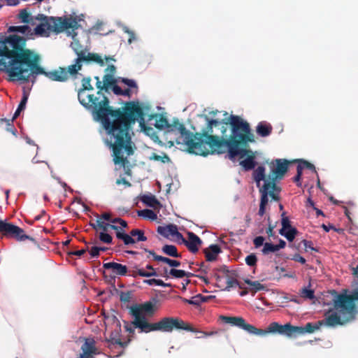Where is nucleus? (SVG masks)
I'll list each match as a JSON object with an SVG mask.
<instances>
[{
  "label": "nucleus",
  "instance_id": "nucleus-60",
  "mask_svg": "<svg viewBox=\"0 0 358 358\" xmlns=\"http://www.w3.org/2000/svg\"><path fill=\"white\" fill-rule=\"evenodd\" d=\"M111 88L115 94H116V95L123 94V90L120 86H118L117 84L113 85Z\"/></svg>",
  "mask_w": 358,
  "mask_h": 358
},
{
  "label": "nucleus",
  "instance_id": "nucleus-18",
  "mask_svg": "<svg viewBox=\"0 0 358 358\" xmlns=\"http://www.w3.org/2000/svg\"><path fill=\"white\" fill-rule=\"evenodd\" d=\"M322 322H323L319 320L315 324L308 322L304 327H297L299 330L296 331V336L297 335L303 334L304 333H313L315 331L319 329L321 326H322Z\"/></svg>",
  "mask_w": 358,
  "mask_h": 358
},
{
  "label": "nucleus",
  "instance_id": "nucleus-9",
  "mask_svg": "<svg viewBox=\"0 0 358 358\" xmlns=\"http://www.w3.org/2000/svg\"><path fill=\"white\" fill-rule=\"evenodd\" d=\"M295 162L296 161H289L285 159H276L273 160L270 163L271 171L267 176L266 182L272 185L273 187H276V180H282L288 171L289 165Z\"/></svg>",
  "mask_w": 358,
  "mask_h": 358
},
{
  "label": "nucleus",
  "instance_id": "nucleus-36",
  "mask_svg": "<svg viewBox=\"0 0 358 358\" xmlns=\"http://www.w3.org/2000/svg\"><path fill=\"white\" fill-rule=\"evenodd\" d=\"M138 215L139 216L143 217L144 218L150 219L151 220H155L157 219V214L152 210L150 209H144L142 210H139L138 212Z\"/></svg>",
  "mask_w": 358,
  "mask_h": 358
},
{
  "label": "nucleus",
  "instance_id": "nucleus-31",
  "mask_svg": "<svg viewBox=\"0 0 358 358\" xmlns=\"http://www.w3.org/2000/svg\"><path fill=\"white\" fill-rule=\"evenodd\" d=\"M279 233L280 235L285 236L287 241L292 242L294 241L296 234H298V230L295 227H292L285 231H283V229H280Z\"/></svg>",
  "mask_w": 358,
  "mask_h": 358
},
{
  "label": "nucleus",
  "instance_id": "nucleus-23",
  "mask_svg": "<svg viewBox=\"0 0 358 358\" xmlns=\"http://www.w3.org/2000/svg\"><path fill=\"white\" fill-rule=\"evenodd\" d=\"M115 235L116 237L118 239L122 240L126 245L136 243L135 238H134L131 234H126L124 229L121 227H119V230L115 232Z\"/></svg>",
  "mask_w": 358,
  "mask_h": 358
},
{
  "label": "nucleus",
  "instance_id": "nucleus-1",
  "mask_svg": "<svg viewBox=\"0 0 358 358\" xmlns=\"http://www.w3.org/2000/svg\"><path fill=\"white\" fill-rule=\"evenodd\" d=\"M79 102L101 122L107 131L114 164L125 167L129 162L127 157L134 154L129 134L132 125L138 122L147 135H150L153 130L145 123V109L148 108L138 101H131L125 102L122 108H113L109 105L108 98L100 91L86 96Z\"/></svg>",
  "mask_w": 358,
  "mask_h": 358
},
{
  "label": "nucleus",
  "instance_id": "nucleus-33",
  "mask_svg": "<svg viewBox=\"0 0 358 358\" xmlns=\"http://www.w3.org/2000/svg\"><path fill=\"white\" fill-rule=\"evenodd\" d=\"M131 236L136 240V242L146 241L147 237L144 235V231L138 229H134L130 231Z\"/></svg>",
  "mask_w": 358,
  "mask_h": 358
},
{
  "label": "nucleus",
  "instance_id": "nucleus-40",
  "mask_svg": "<svg viewBox=\"0 0 358 358\" xmlns=\"http://www.w3.org/2000/svg\"><path fill=\"white\" fill-rule=\"evenodd\" d=\"M106 341L108 343H110L113 345H115V344L119 345L122 348H125L128 344V342H122L120 340V338H116V336H114L113 333L110 335V337L106 339Z\"/></svg>",
  "mask_w": 358,
  "mask_h": 358
},
{
  "label": "nucleus",
  "instance_id": "nucleus-4",
  "mask_svg": "<svg viewBox=\"0 0 358 358\" xmlns=\"http://www.w3.org/2000/svg\"><path fill=\"white\" fill-rule=\"evenodd\" d=\"M155 311V306L151 301L132 306L129 310L131 315L134 317L131 324L135 328L139 329L143 333L151 331L172 332L174 329L195 331L194 327L179 317H165L157 322H148L146 316H152Z\"/></svg>",
  "mask_w": 358,
  "mask_h": 358
},
{
  "label": "nucleus",
  "instance_id": "nucleus-57",
  "mask_svg": "<svg viewBox=\"0 0 358 358\" xmlns=\"http://www.w3.org/2000/svg\"><path fill=\"white\" fill-rule=\"evenodd\" d=\"M124 31L126 33H127L129 34V38L128 39L129 43H131L136 39L134 32L131 31V30H129V28L127 27H124Z\"/></svg>",
  "mask_w": 358,
  "mask_h": 358
},
{
  "label": "nucleus",
  "instance_id": "nucleus-25",
  "mask_svg": "<svg viewBox=\"0 0 358 358\" xmlns=\"http://www.w3.org/2000/svg\"><path fill=\"white\" fill-rule=\"evenodd\" d=\"M18 18L23 23L31 24V25H34L36 24L35 17L31 16L26 8L20 10V13L18 14Z\"/></svg>",
  "mask_w": 358,
  "mask_h": 358
},
{
  "label": "nucleus",
  "instance_id": "nucleus-17",
  "mask_svg": "<svg viewBox=\"0 0 358 358\" xmlns=\"http://www.w3.org/2000/svg\"><path fill=\"white\" fill-rule=\"evenodd\" d=\"M203 252L206 261L213 262L217 259L218 254L221 252V249L219 245L213 244L208 248L204 249Z\"/></svg>",
  "mask_w": 358,
  "mask_h": 358
},
{
  "label": "nucleus",
  "instance_id": "nucleus-38",
  "mask_svg": "<svg viewBox=\"0 0 358 358\" xmlns=\"http://www.w3.org/2000/svg\"><path fill=\"white\" fill-rule=\"evenodd\" d=\"M103 83L106 87V90H108L109 87H112L116 84L117 80L113 74L106 73L103 76Z\"/></svg>",
  "mask_w": 358,
  "mask_h": 358
},
{
  "label": "nucleus",
  "instance_id": "nucleus-20",
  "mask_svg": "<svg viewBox=\"0 0 358 358\" xmlns=\"http://www.w3.org/2000/svg\"><path fill=\"white\" fill-rule=\"evenodd\" d=\"M297 326H293L290 323L280 325L278 334L285 335L287 337L296 336V331H298Z\"/></svg>",
  "mask_w": 358,
  "mask_h": 358
},
{
  "label": "nucleus",
  "instance_id": "nucleus-45",
  "mask_svg": "<svg viewBox=\"0 0 358 358\" xmlns=\"http://www.w3.org/2000/svg\"><path fill=\"white\" fill-rule=\"evenodd\" d=\"M245 263L250 266H255L257 265V257L255 254L252 253L245 257Z\"/></svg>",
  "mask_w": 358,
  "mask_h": 358
},
{
  "label": "nucleus",
  "instance_id": "nucleus-56",
  "mask_svg": "<svg viewBox=\"0 0 358 358\" xmlns=\"http://www.w3.org/2000/svg\"><path fill=\"white\" fill-rule=\"evenodd\" d=\"M301 242L303 243L306 250H307V249H310L311 250L318 252V250L313 247V244L311 241L303 240Z\"/></svg>",
  "mask_w": 358,
  "mask_h": 358
},
{
  "label": "nucleus",
  "instance_id": "nucleus-61",
  "mask_svg": "<svg viewBox=\"0 0 358 358\" xmlns=\"http://www.w3.org/2000/svg\"><path fill=\"white\" fill-rule=\"evenodd\" d=\"M90 254L92 258L97 257L99 255V249L96 246L92 247L90 250Z\"/></svg>",
  "mask_w": 358,
  "mask_h": 358
},
{
  "label": "nucleus",
  "instance_id": "nucleus-62",
  "mask_svg": "<svg viewBox=\"0 0 358 358\" xmlns=\"http://www.w3.org/2000/svg\"><path fill=\"white\" fill-rule=\"evenodd\" d=\"M87 250V248H85V249L80 250L69 252V255H76V256L80 257V256L84 255L86 252Z\"/></svg>",
  "mask_w": 358,
  "mask_h": 358
},
{
  "label": "nucleus",
  "instance_id": "nucleus-12",
  "mask_svg": "<svg viewBox=\"0 0 358 358\" xmlns=\"http://www.w3.org/2000/svg\"><path fill=\"white\" fill-rule=\"evenodd\" d=\"M273 185L270 183H264V185L259 188V192H261V200H260V206H266L268 203V196L269 195L273 200L278 201L279 196L275 191H279L278 187H273Z\"/></svg>",
  "mask_w": 358,
  "mask_h": 358
},
{
  "label": "nucleus",
  "instance_id": "nucleus-22",
  "mask_svg": "<svg viewBox=\"0 0 358 358\" xmlns=\"http://www.w3.org/2000/svg\"><path fill=\"white\" fill-rule=\"evenodd\" d=\"M272 130V126L266 122H260L256 127L257 133L262 137L269 136L271 134Z\"/></svg>",
  "mask_w": 358,
  "mask_h": 358
},
{
  "label": "nucleus",
  "instance_id": "nucleus-32",
  "mask_svg": "<svg viewBox=\"0 0 358 358\" xmlns=\"http://www.w3.org/2000/svg\"><path fill=\"white\" fill-rule=\"evenodd\" d=\"M96 226H99V229H101L102 232H107L109 229H113L115 232L119 230V227L115 224L106 223L101 220H96Z\"/></svg>",
  "mask_w": 358,
  "mask_h": 358
},
{
  "label": "nucleus",
  "instance_id": "nucleus-64",
  "mask_svg": "<svg viewBox=\"0 0 358 358\" xmlns=\"http://www.w3.org/2000/svg\"><path fill=\"white\" fill-rule=\"evenodd\" d=\"M111 219V215L108 213H104L101 215L100 218L99 220H103L108 222H110Z\"/></svg>",
  "mask_w": 358,
  "mask_h": 358
},
{
  "label": "nucleus",
  "instance_id": "nucleus-24",
  "mask_svg": "<svg viewBox=\"0 0 358 358\" xmlns=\"http://www.w3.org/2000/svg\"><path fill=\"white\" fill-rule=\"evenodd\" d=\"M91 78L90 77H85L82 79V87L78 92V97L79 101L80 99H84L83 96V93L85 90H93V87L91 85Z\"/></svg>",
  "mask_w": 358,
  "mask_h": 358
},
{
  "label": "nucleus",
  "instance_id": "nucleus-7",
  "mask_svg": "<svg viewBox=\"0 0 358 358\" xmlns=\"http://www.w3.org/2000/svg\"><path fill=\"white\" fill-rule=\"evenodd\" d=\"M148 122L150 125H153L159 130L166 129L169 131L178 130L180 134V138L182 141H178V144L185 145L186 150L190 154L198 155L201 152L199 149V141L197 140L196 132L188 131L185 125L180 123L178 119H174L172 124L169 123L168 120L162 115L152 114L149 116Z\"/></svg>",
  "mask_w": 358,
  "mask_h": 358
},
{
  "label": "nucleus",
  "instance_id": "nucleus-8",
  "mask_svg": "<svg viewBox=\"0 0 358 358\" xmlns=\"http://www.w3.org/2000/svg\"><path fill=\"white\" fill-rule=\"evenodd\" d=\"M39 21L33 31L34 35L48 36L50 31L61 33L69 29H76L78 24L76 18L48 17L43 14L35 16V22Z\"/></svg>",
  "mask_w": 358,
  "mask_h": 358
},
{
  "label": "nucleus",
  "instance_id": "nucleus-47",
  "mask_svg": "<svg viewBox=\"0 0 358 358\" xmlns=\"http://www.w3.org/2000/svg\"><path fill=\"white\" fill-rule=\"evenodd\" d=\"M99 238L101 242L107 244H110L113 241L112 236L106 232H100Z\"/></svg>",
  "mask_w": 358,
  "mask_h": 358
},
{
  "label": "nucleus",
  "instance_id": "nucleus-2",
  "mask_svg": "<svg viewBox=\"0 0 358 358\" xmlns=\"http://www.w3.org/2000/svg\"><path fill=\"white\" fill-rule=\"evenodd\" d=\"M202 116L207 124L200 132L196 131V136L199 141L198 150H201L198 155L206 157L215 152L221 154L227 149L229 158L233 159L238 155L243 157L249 152L241 148L247 146L248 143L255 142V136L248 122L239 116L231 115L229 117L231 133L227 138V128L224 125L220 128L222 137L213 134V127L221 125L219 120H210L206 115Z\"/></svg>",
  "mask_w": 358,
  "mask_h": 358
},
{
  "label": "nucleus",
  "instance_id": "nucleus-10",
  "mask_svg": "<svg viewBox=\"0 0 358 358\" xmlns=\"http://www.w3.org/2000/svg\"><path fill=\"white\" fill-rule=\"evenodd\" d=\"M0 234L5 237L15 238L17 241L29 240L36 242L35 238L25 234L22 228L8 222L6 220H0Z\"/></svg>",
  "mask_w": 358,
  "mask_h": 358
},
{
  "label": "nucleus",
  "instance_id": "nucleus-11",
  "mask_svg": "<svg viewBox=\"0 0 358 358\" xmlns=\"http://www.w3.org/2000/svg\"><path fill=\"white\" fill-rule=\"evenodd\" d=\"M220 318L223 322L239 327L250 334H255L260 333V331L255 326L246 323L245 320L242 317L221 315Z\"/></svg>",
  "mask_w": 358,
  "mask_h": 358
},
{
  "label": "nucleus",
  "instance_id": "nucleus-59",
  "mask_svg": "<svg viewBox=\"0 0 358 358\" xmlns=\"http://www.w3.org/2000/svg\"><path fill=\"white\" fill-rule=\"evenodd\" d=\"M292 259L301 263V264H304L306 263V259L302 256H301L299 254H295L292 257Z\"/></svg>",
  "mask_w": 358,
  "mask_h": 358
},
{
  "label": "nucleus",
  "instance_id": "nucleus-35",
  "mask_svg": "<svg viewBox=\"0 0 358 358\" xmlns=\"http://www.w3.org/2000/svg\"><path fill=\"white\" fill-rule=\"evenodd\" d=\"M226 283H227V286L224 288V290H227V291H229L231 288L236 287V286H239V287L241 288V287L239 285L238 281L232 275H229V274L227 275Z\"/></svg>",
  "mask_w": 358,
  "mask_h": 358
},
{
  "label": "nucleus",
  "instance_id": "nucleus-44",
  "mask_svg": "<svg viewBox=\"0 0 358 358\" xmlns=\"http://www.w3.org/2000/svg\"><path fill=\"white\" fill-rule=\"evenodd\" d=\"M211 296H203L201 294H197L192 298L193 305L199 306L202 302H206L208 301V298H210Z\"/></svg>",
  "mask_w": 358,
  "mask_h": 358
},
{
  "label": "nucleus",
  "instance_id": "nucleus-27",
  "mask_svg": "<svg viewBox=\"0 0 358 358\" xmlns=\"http://www.w3.org/2000/svg\"><path fill=\"white\" fill-rule=\"evenodd\" d=\"M240 164L243 167L245 171H250L255 168L256 162L255 161V156L252 154L248 155L246 159L241 161Z\"/></svg>",
  "mask_w": 358,
  "mask_h": 358
},
{
  "label": "nucleus",
  "instance_id": "nucleus-15",
  "mask_svg": "<svg viewBox=\"0 0 358 358\" xmlns=\"http://www.w3.org/2000/svg\"><path fill=\"white\" fill-rule=\"evenodd\" d=\"M103 267L105 269H111L113 273L118 275H125L127 273V267L125 265L117 262L103 263Z\"/></svg>",
  "mask_w": 358,
  "mask_h": 358
},
{
  "label": "nucleus",
  "instance_id": "nucleus-34",
  "mask_svg": "<svg viewBox=\"0 0 358 358\" xmlns=\"http://www.w3.org/2000/svg\"><path fill=\"white\" fill-rule=\"evenodd\" d=\"M143 282L147 285H157V286H161L163 287H171V284L166 283L163 280H159V279L152 278V279L144 280Z\"/></svg>",
  "mask_w": 358,
  "mask_h": 358
},
{
  "label": "nucleus",
  "instance_id": "nucleus-26",
  "mask_svg": "<svg viewBox=\"0 0 358 358\" xmlns=\"http://www.w3.org/2000/svg\"><path fill=\"white\" fill-rule=\"evenodd\" d=\"M280 325V324L276 322H271L266 330L258 329V330L260 331V333L255 334V335L265 336L268 333L278 334Z\"/></svg>",
  "mask_w": 358,
  "mask_h": 358
},
{
  "label": "nucleus",
  "instance_id": "nucleus-41",
  "mask_svg": "<svg viewBox=\"0 0 358 358\" xmlns=\"http://www.w3.org/2000/svg\"><path fill=\"white\" fill-rule=\"evenodd\" d=\"M278 250H279L276 245H273L270 243H266L264 245V248L262 250V252L263 255H268L270 252H275Z\"/></svg>",
  "mask_w": 358,
  "mask_h": 358
},
{
  "label": "nucleus",
  "instance_id": "nucleus-50",
  "mask_svg": "<svg viewBox=\"0 0 358 358\" xmlns=\"http://www.w3.org/2000/svg\"><path fill=\"white\" fill-rule=\"evenodd\" d=\"M284 213H282V228L280 229H283V231H285L288 229L292 228V227L290 224V221L287 217L284 216Z\"/></svg>",
  "mask_w": 358,
  "mask_h": 358
},
{
  "label": "nucleus",
  "instance_id": "nucleus-19",
  "mask_svg": "<svg viewBox=\"0 0 358 358\" xmlns=\"http://www.w3.org/2000/svg\"><path fill=\"white\" fill-rule=\"evenodd\" d=\"M8 32H19L24 36V38L27 40V38H31L34 36V32L32 29L28 25H21V26H10L8 29ZM24 38V36H22Z\"/></svg>",
  "mask_w": 358,
  "mask_h": 358
},
{
  "label": "nucleus",
  "instance_id": "nucleus-21",
  "mask_svg": "<svg viewBox=\"0 0 358 358\" xmlns=\"http://www.w3.org/2000/svg\"><path fill=\"white\" fill-rule=\"evenodd\" d=\"M253 178L254 180L256 182L257 185L259 188H260L262 186H260L261 181H264V183H266V181L267 180V176L265 174V168L262 166H258L253 172Z\"/></svg>",
  "mask_w": 358,
  "mask_h": 358
},
{
  "label": "nucleus",
  "instance_id": "nucleus-46",
  "mask_svg": "<svg viewBox=\"0 0 358 358\" xmlns=\"http://www.w3.org/2000/svg\"><path fill=\"white\" fill-rule=\"evenodd\" d=\"M245 283L252 287L255 291L262 290L264 288V286L261 284L259 281H252L250 280H245Z\"/></svg>",
  "mask_w": 358,
  "mask_h": 358
},
{
  "label": "nucleus",
  "instance_id": "nucleus-43",
  "mask_svg": "<svg viewBox=\"0 0 358 358\" xmlns=\"http://www.w3.org/2000/svg\"><path fill=\"white\" fill-rule=\"evenodd\" d=\"M301 296L305 299H313L315 298L314 291L306 287H303L301 290Z\"/></svg>",
  "mask_w": 358,
  "mask_h": 358
},
{
  "label": "nucleus",
  "instance_id": "nucleus-52",
  "mask_svg": "<svg viewBox=\"0 0 358 358\" xmlns=\"http://www.w3.org/2000/svg\"><path fill=\"white\" fill-rule=\"evenodd\" d=\"M131 294L130 292H122L120 294V299L122 302H129L131 300Z\"/></svg>",
  "mask_w": 358,
  "mask_h": 358
},
{
  "label": "nucleus",
  "instance_id": "nucleus-6",
  "mask_svg": "<svg viewBox=\"0 0 358 358\" xmlns=\"http://www.w3.org/2000/svg\"><path fill=\"white\" fill-rule=\"evenodd\" d=\"M344 293L338 294L333 290L334 294L333 299L334 308L336 311L329 310L324 316V320H321L322 325L330 327H335L338 325H343L346 322L355 318L356 314V300L352 293L347 294V289L343 290Z\"/></svg>",
  "mask_w": 358,
  "mask_h": 358
},
{
  "label": "nucleus",
  "instance_id": "nucleus-13",
  "mask_svg": "<svg viewBox=\"0 0 358 358\" xmlns=\"http://www.w3.org/2000/svg\"><path fill=\"white\" fill-rule=\"evenodd\" d=\"M82 353L77 358H94L95 355L99 354L96 347V342L93 338H85V342L81 346Z\"/></svg>",
  "mask_w": 358,
  "mask_h": 358
},
{
  "label": "nucleus",
  "instance_id": "nucleus-37",
  "mask_svg": "<svg viewBox=\"0 0 358 358\" xmlns=\"http://www.w3.org/2000/svg\"><path fill=\"white\" fill-rule=\"evenodd\" d=\"M156 261L162 262L164 263L169 264L170 266H172V267H178L181 264L179 261H177L175 259H171L168 257H163V256L156 257Z\"/></svg>",
  "mask_w": 358,
  "mask_h": 358
},
{
  "label": "nucleus",
  "instance_id": "nucleus-39",
  "mask_svg": "<svg viewBox=\"0 0 358 358\" xmlns=\"http://www.w3.org/2000/svg\"><path fill=\"white\" fill-rule=\"evenodd\" d=\"M149 159L150 160H154V161H160L164 164L169 163L171 161L169 157L166 153H163V155L161 156V155H157V153L153 152L150 155Z\"/></svg>",
  "mask_w": 358,
  "mask_h": 358
},
{
  "label": "nucleus",
  "instance_id": "nucleus-63",
  "mask_svg": "<svg viewBox=\"0 0 358 358\" xmlns=\"http://www.w3.org/2000/svg\"><path fill=\"white\" fill-rule=\"evenodd\" d=\"M96 88L99 90V91L101 92L102 90H105L106 91H107L108 90H106V87L103 83V81H101V80H98L96 83Z\"/></svg>",
  "mask_w": 358,
  "mask_h": 358
},
{
  "label": "nucleus",
  "instance_id": "nucleus-58",
  "mask_svg": "<svg viewBox=\"0 0 358 358\" xmlns=\"http://www.w3.org/2000/svg\"><path fill=\"white\" fill-rule=\"evenodd\" d=\"M115 183L117 185L122 184L126 187H130L131 186V182H129L127 180H126L124 178H121L117 179Z\"/></svg>",
  "mask_w": 358,
  "mask_h": 358
},
{
  "label": "nucleus",
  "instance_id": "nucleus-42",
  "mask_svg": "<svg viewBox=\"0 0 358 358\" xmlns=\"http://www.w3.org/2000/svg\"><path fill=\"white\" fill-rule=\"evenodd\" d=\"M295 161H296V162L299 163L297 166H301L302 168V171L304 169H308L309 170L313 171L314 173H316V169H315V166L313 164L308 162V161H306L303 159H299V160H295Z\"/></svg>",
  "mask_w": 358,
  "mask_h": 358
},
{
  "label": "nucleus",
  "instance_id": "nucleus-54",
  "mask_svg": "<svg viewBox=\"0 0 358 358\" xmlns=\"http://www.w3.org/2000/svg\"><path fill=\"white\" fill-rule=\"evenodd\" d=\"M196 266H198V271H200L201 273L206 274L209 269L208 265H206L204 262H201L200 264L196 263Z\"/></svg>",
  "mask_w": 358,
  "mask_h": 358
},
{
  "label": "nucleus",
  "instance_id": "nucleus-49",
  "mask_svg": "<svg viewBox=\"0 0 358 358\" xmlns=\"http://www.w3.org/2000/svg\"><path fill=\"white\" fill-rule=\"evenodd\" d=\"M301 176H302V168L301 166H297L296 167V175L293 178V180L294 182L296 183V185L298 187H300L301 185V183L300 181Z\"/></svg>",
  "mask_w": 358,
  "mask_h": 358
},
{
  "label": "nucleus",
  "instance_id": "nucleus-3",
  "mask_svg": "<svg viewBox=\"0 0 358 358\" xmlns=\"http://www.w3.org/2000/svg\"><path fill=\"white\" fill-rule=\"evenodd\" d=\"M0 71L6 73L8 80L34 83L44 73L41 57L36 51L26 48V39L17 34L6 36L0 41Z\"/></svg>",
  "mask_w": 358,
  "mask_h": 358
},
{
  "label": "nucleus",
  "instance_id": "nucleus-55",
  "mask_svg": "<svg viewBox=\"0 0 358 358\" xmlns=\"http://www.w3.org/2000/svg\"><path fill=\"white\" fill-rule=\"evenodd\" d=\"M264 238L263 236H257L253 240V243L255 246V248H259L260 246L264 245Z\"/></svg>",
  "mask_w": 358,
  "mask_h": 358
},
{
  "label": "nucleus",
  "instance_id": "nucleus-51",
  "mask_svg": "<svg viewBox=\"0 0 358 358\" xmlns=\"http://www.w3.org/2000/svg\"><path fill=\"white\" fill-rule=\"evenodd\" d=\"M137 273L141 277H151L158 275L157 272L145 271L143 268H137Z\"/></svg>",
  "mask_w": 358,
  "mask_h": 358
},
{
  "label": "nucleus",
  "instance_id": "nucleus-48",
  "mask_svg": "<svg viewBox=\"0 0 358 358\" xmlns=\"http://www.w3.org/2000/svg\"><path fill=\"white\" fill-rule=\"evenodd\" d=\"M1 121L5 122L6 123V130L8 132L12 133L13 135H15V133L17 131L13 124V120H6V119H1Z\"/></svg>",
  "mask_w": 358,
  "mask_h": 358
},
{
  "label": "nucleus",
  "instance_id": "nucleus-14",
  "mask_svg": "<svg viewBox=\"0 0 358 358\" xmlns=\"http://www.w3.org/2000/svg\"><path fill=\"white\" fill-rule=\"evenodd\" d=\"M183 243L192 253H196L199 250V247L201 245V238L194 232L187 233V240L183 238Z\"/></svg>",
  "mask_w": 358,
  "mask_h": 358
},
{
  "label": "nucleus",
  "instance_id": "nucleus-28",
  "mask_svg": "<svg viewBox=\"0 0 358 358\" xmlns=\"http://www.w3.org/2000/svg\"><path fill=\"white\" fill-rule=\"evenodd\" d=\"M162 252L173 257H180L181 255L178 252L177 248L173 245H164L162 248Z\"/></svg>",
  "mask_w": 358,
  "mask_h": 358
},
{
  "label": "nucleus",
  "instance_id": "nucleus-30",
  "mask_svg": "<svg viewBox=\"0 0 358 358\" xmlns=\"http://www.w3.org/2000/svg\"><path fill=\"white\" fill-rule=\"evenodd\" d=\"M169 275L175 278H182L184 277L189 278L194 275L189 272H186L183 270H178L174 268H171L169 271Z\"/></svg>",
  "mask_w": 358,
  "mask_h": 358
},
{
  "label": "nucleus",
  "instance_id": "nucleus-29",
  "mask_svg": "<svg viewBox=\"0 0 358 358\" xmlns=\"http://www.w3.org/2000/svg\"><path fill=\"white\" fill-rule=\"evenodd\" d=\"M141 201L147 206L156 208L160 206L159 201L153 195H143L141 198Z\"/></svg>",
  "mask_w": 358,
  "mask_h": 358
},
{
  "label": "nucleus",
  "instance_id": "nucleus-16",
  "mask_svg": "<svg viewBox=\"0 0 358 358\" xmlns=\"http://www.w3.org/2000/svg\"><path fill=\"white\" fill-rule=\"evenodd\" d=\"M157 232L165 238H169L170 236H181L178 231V228L175 224H169L167 226H159L157 227Z\"/></svg>",
  "mask_w": 358,
  "mask_h": 358
},
{
  "label": "nucleus",
  "instance_id": "nucleus-53",
  "mask_svg": "<svg viewBox=\"0 0 358 358\" xmlns=\"http://www.w3.org/2000/svg\"><path fill=\"white\" fill-rule=\"evenodd\" d=\"M27 100H28V94L26 92H24L22 98L21 99V101H20V104L18 105L17 108H19L20 110H24L26 107Z\"/></svg>",
  "mask_w": 358,
  "mask_h": 358
},
{
  "label": "nucleus",
  "instance_id": "nucleus-5",
  "mask_svg": "<svg viewBox=\"0 0 358 358\" xmlns=\"http://www.w3.org/2000/svg\"><path fill=\"white\" fill-rule=\"evenodd\" d=\"M70 46L77 55L74 64L69 65L67 68L59 67L51 71H46L44 69V73L42 75L52 81L66 82L70 77L76 76L78 71L82 69L83 63L94 62L100 66L104 65V62L99 54L90 52L88 49L81 45L78 40L74 39Z\"/></svg>",
  "mask_w": 358,
  "mask_h": 358
}]
</instances>
